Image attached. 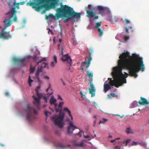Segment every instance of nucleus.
Instances as JSON below:
<instances>
[{
    "mask_svg": "<svg viewBox=\"0 0 149 149\" xmlns=\"http://www.w3.org/2000/svg\"><path fill=\"white\" fill-rule=\"evenodd\" d=\"M123 52L119 56L118 66L113 68L112 74L114 80H111L109 82L111 86H115L117 88L126 83V78L129 74L125 72V76L122 72L123 69L128 70L130 75L135 77H137V73L139 71L145 70V66L142 58L136 54H132L131 56L128 51L124 50Z\"/></svg>",
    "mask_w": 149,
    "mask_h": 149,
    "instance_id": "f257e3e1",
    "label": "nucleus"
},
{
    "mask_svg": "<svg viewBox=\"0 0 149 149\" xmlns=\"http://www.w3.org/2000/svg\"><path fill=\"white\" fill-rule=\"evenodd\" d=\"M56 16L57 19L62 17L68 18L74 17V11L73 9L66 5H61V7L56 9Z\"/></svg>",
    "mask_w": 149,
    "mask_h": 149,
    "instance_id": "f03ea898",
    "label": "nucleus"
},
{
    "mask_svg": "<svg viewBox=\"0 0 149 149\" xmlns=\"http://www.w3.org/2000/svg\"><path fill=\"white\" fill-rule=\"evenodd\" d=\"M63 104V102H60L58 105V108L56 109L57 112H59V115L54 114L52 118V120L53 121L54 123L61 128L63 127V124L62 121L65 116L64 113L62 111Z\"/></svg>",
    "mask_w": 149,
    "mask_h": 149,
    "instance_id": "7ed1b4c3",
    "label": "nucleus"
},
{
    "mask_svg": "<svg viewBox=\"0 0 149 149\" xmlns=\"http://www.w3.org/2000/svg\"><path fill=\"white\" fill-rule=\"evenodd\" d=\"M49 91V92L47 93L46 96H44V94L39 93L38 92V93H36L37 94V96L39 98H37L35 95L33 96V97L34 99L33 103L36 106L37 109H40V99L42 97V98L45 100V102L47 103V97L49 98L50 95L53 93V91L51 88L50 86L46 89L47 92H48Z\"/></svg>",
    "mask_w": 149,
    "mask_h": 149,
    "instance_id": "20e7f679",
    "label": "nucleus"
},
{
    "mask_svg": "<svg viewBox=\"0 0 149 149\" xmlns=\"http://www.w3.org/2000/svg\"><path fill=\"white\" fill-rule=\"evenodd\" d=\"M59 0H37L36 1L39 2L38 4H37V6H34L33 8H36L37 11L39 12L41 9L45 7V3L49 1L52 2L50 4V6L52 8L55 9L56 8V6L59 5Z\"/></svg>",
    "mask_w": 149,
    "mask_h": 149,
    "instance_id": "39448f33",
    "label": "nucleus"
},
{
    "mask_svg": "<svg viewBox=\"0 0 149 149\" xmlns=\"http://www.w3.org/2000/svg\"><path fill=\"white\" fill-rule=\"evenodd\" d=\"M24 111L26 113V117L27 120L29 122L35 119L36 118L33 114L32 112L35 114H37V112L35 108L29 104H26L24 109Z\"/></svg>",
    "mask_w": 149,
    "mask_h": 149,
    "instance_id": "423d86ee",
    "label": "nucleus"
},
{
    "mask_svg": "<svg viewBox=\"0 0 149 149\" xmlns=\"http://www.w3.org/2000/svg\"><path fill=\"white\" fill-rule=\"evenodd\" d=\"M3 22L5 24V26L4 28L2 29L0 34V38H3L5 39L8 40L12 38V36L9 34L10 32L9 31L7 33L5 31L8 27L11 25L12 24L11 20L10 19H5Z\"/></svg>",
    "mask_w": 149,
    "mask_h": 149,
    "instance_id": "0eeeda50",
    "label": "nucleus"
},
{
    "mask_svg": "<svg viewBox=\"0 0 149 149\" xmlns=\"http://www.w3.org/2000/svg\"><path fill=\"white\" fill-rule=\"evenodd\" d=\"M60 45H58V48L59 50H61V54L62 56V57L61 58V60L64 62H67V63L70 66H71L72 59L70 57L68 54L64 55L63 54V48L62 47L61 48L60 47Z\"/></svg>",
    "mask_w": 149,
    "mask_h": 149,
    "instance_id": "6e6552de",
    "label": "nucleus"
},
{
    "mask_svg": "<svg viewBox=\"0 0 149 149\" xmlns=\"http://www.w3.org/2000/svg\"><path fill=\"white\" fill-rule=\"evenodd\" d=\"M31 57L30 56H28L22 58H13V60L16 63H21L22 65L23 66L25 65L24 62L28 61L30 59Z\"/></svg>",
    "mask_w": 149,
    "mask_h": 149,
    "instance_id": "1a4fd4ad",
    "label": "nucleus"
},
{
    "mask_svg": "<svg viewBox=\"0 0 149 149\" xmlns=\"http://www.w3.org/2000/svg\"><path fill=\"white\" fill-rule=\"evenodd\" d=\"M101 23L100 22L96 23L95 26V28L97 29L98 32L99 33V36L100 37L102 36L103 31L104 30V28L103 27H101L100 28H99V27L101 26Z\"/></svg>",
    "mask_w": 149,
    "mask_h": 149,
    "instance_id": "9d476101",
    "label": "nucleus"
},
{
    "mask_svg": "<svg viewBox=\"0 0 149 149\" xmlns=\"http://www.w3.org/2000/svg\"><path fill=\"white\" fill-rule=\"evenodd\" d=\"M11 6L13 13L12 14V15L9 19H12L13 21L15 22H16L17 21V17L16 14V13L17 12V11L15 10V7H13V5H12Z\"/></svg>",
    "mask_w": 149,
    "mask_h": 149,
    "instance_id": "9b49d317",
    "label": "nucleus"
},
{
    "mask_svg": "<svg viewBox=\"0 0 149 149\" xmlns=\"http://www.w3.org/2000/svg\"><path fill=\"white\" fill-rule=\"evenodd\" d=\"M88 90H89V94H91V97H93L95 96L96 90L92 83H91L90 88H89Z\"/></svg>",
    "mask_w": 149,
    "mask_h": 149,
    "instance_id": "f8f14e48",
    "label": "nucleus"
},
{
    "mask_svg": "<svg viewBox=\"0 0 149 149\" xmlns=\"http://www.w3.org/2000/svg\"><path fill=\"white\" fill-rule=\"evenodd\" d=\"M96 10L98 11L99 12V14L102 15H103L106 10V8L102 6H98L96 8Z\"/></svg>",
    "mask_w": 149,
    "mask_h": 149,
    "instance_id": "ddd939ff",
    "label": "nucleus"
},
{
    "mask_svg": "<svg viewBox=\"0 0 149 149\" xmlns=\"http://www.w3.org/2000/svg\"><path fill=\"white\" fill-rule=\"evenodd\" d=\"M92 59L91 57H89L87 61H84L82 63V66L85 67L86 69H88L90 65Z\"/></svg>",
    "mask_w": 149,
    "mask_h": 149,
    "instance_id": "4468645a",
    "label": "nucleus"
},
{
    "mask_svg": "<svg viewBox=\"0 0 149 149\" xmlns=\"http://www.w3.org/2000/svg\"><path fill=\"white\" fill-rule=\"evenodd\" d=\"M74 129V126L73 125L72 123L70 122L69 126L67 129V131L68 134H70L72 133Z\"/></svg>",
    "mask_w": 149,
    "mask_h": 149,
    "instance_id": "2eb2a0df",
    "label": "nucleus"
},
{
    "mask_svg": "<svg viewBox=\"0 0 149 149\" xmlns=\"http://www.w3.org/2000/svg\"><path fill=\"white\" fill-rule=\"evenodd\" d=\"M42 71V68H38L37 70L35 76V78H36L38 81L39 84L40 83V80L39 77V73Z\"/></svg>",
    "mask_w": 149,
    "mask_h": 149,
    "instance_id": "dca6fc26",
    "label": "nucleus"
},
{
    "mask_svg": "<svg viewBox=\"0 0 149 149\" xmlns=\"http://www.w3.org/2000/svg\"><path fill=\"white\" fill-rule=\"evenodd\" d=\"M107 81H106L104 85L103 91L105 92H107L109 90L111 89V87L110 85L108 84Z\"/></svg>",
    "mask_w": 149,
    "mask_h": 149,
    "instance_id": "f3484780",
    "label": "nucleus"
},
{
    "mask_svg": "<svg viewBox=\"0 0 149 149\" xmlns=\"http://www.w3.org/2000/svg\"><path fill=\"white\" fill-rule=\"evenodd\" d=\"M141 101L139 100L138 102V103L139 104L142 105L149 104V102L147 100L146 98L142 97H141Z\"/></svg>",
    "mask_w": 149,
    "mask_h": 149,
    "instance_id": "a211bd4d",
    "label": "nucleus"
},
{
    "mask_svg": "<svg viewBox=\"0 0 149 149\" xmlns=\"http://www.w3.org/2000/svg\"><path fill=\"white\" fill-rule=\"evenodd\" d=\"M86 11V16L89 18L93 17L95 15V13L92 11L87 10Z\"/></svg>",
    "mask_w": 149,
    "mask_h": 149,
    "instance_id": "6ab92c4d",
    "label": "nucleus"
},
{
    "mask_svg": "<svg viewBox=\"0 0 149 149\" xmlns=\"http://www.w3.org/2000/svg\"><path fill=\"white\" fill-rule=\"evenodd\" d=\"M81 13L75 12V22H77L80 20Z\"/></svg>",
    "mask_w": 149,
    "mask_h": 149,
    "instance_id": "aec40b11",
    "label": "nucleus"
},
{
    "mask_svg": "<svg viewBox=\"0 0 149 149\" xmlns=\"http://www.w3.org/2000/svg\"><path fill=\"white\" fill-rule=\"evenodd\" d=\"M53 58L54 59V61H52L51 62V64H50V66L53 68L55 66V65L57 63V57L55 55L54 56Z\"/></svg>",
    "mask_w": 149,
    "mask_h": 149,
    "instance_id": "412c9836",
    "label": "nucleus"
},
{
    "mask_svg": "<svg viewBox=\"0 0 149 149\" xmlns=\"http://www.w3.org/2000/svg\"><path fill=\"white\" fill-rule=\"evenodd\" d=\"M33 1V0H32ZM34 2H31L30 3H29V4L30 6H32V8L33 9H35V10L36 11V8H33V7L34 6H38L37 5V4H38L39 3L38 2H37L36 1H33Z\"/></svg>",
    "mask_w": 149,
    "mask_h": 149,
    "instance_id": "4be33fe9",
    "label": "nucleus"
},
{
    "mask_svg": "<svg viewBox=\"0 0 149 149\" xmlns=\"http://www.w3.org/2000/svg\"><path fill=\"white\" fill-rule=\"evenodd\" d=\"M56 101V99L54 98V96H52L51 97L50 100V103L51 104H54L55 105V103Z\"/></svg>",
    "mask_w": 149,
    "mask_h": 149,
    "instance_id": "5701e85b",
    "label": "nucleus"
},
{
    "mask_svg": "<svg viewBox=\"0 0 149 149\" xmlns=\"http://www.w3.org/2000/svg\"><path fill=\"white\" fill-rule=\"evenodd\" d=\"M51 17L52 18H55V19L56 18H57L56 16H54L53 15L51 14H50L48 15H47L46 16L45 19H49Z\"/></svg>",
    "mask_w": 149,
    "mask_h": 149,
    "instance_id": "b1692460",
    "label": "nucleus"
},
{
    "mask_svg": "<svg viewBox=\"0 0 149 149\" xmlns=\"http://www.w3.org/2000/svg\"><path fill=\"white\" fill-rule=\"evenodd\" d=\"M64 111L65 112H66L68 113L69 114L71 118V119H72V117L71 113L70 111L67 108H65L64 109Z\"/></svg>",
    "mask_w": 149,
    "mask_h": 149,
    "instance_id": "393cba45",
    "label": "nucleus"
},
{
    "mask_svg": "<svg viewBox=\"0 0 149 149\" xmlns=\"http://www.w3.org/2000/svg\"><path fill=\"white\" fill-rule=\"evenodd\" d=\"M138 144H140V145H141V144H142V145H145V143H140L139 142H135L134 141H133L132 142V143H131V145L132 146H136L138 145Z\"/></svg>",
    "mask_w": 149,
    "mask_h": 149,
    "instance_id": "a878e982",
    "label": "nucleus"
},
{
    "mask_svg": "<svg viewBox=\"0 0 149 149\" xmlns=\"http://www.w3.org/2000/svg\"><path fill=\"white\" fill-rule=\"evenodd\" d=\"M88 76L91 81L92 80L93 77V73L92 72H89L88 73Z\"/></svg>",
    "mask_w": 149,
    "mask_h": 149,
    "instance_id": "bb28decb",
    "label": "nucleus"
},
{
    "mask_svg": "<svg viewBox=\"0 0 149 149\" xmlns=\"http://www.w3.org/2000/svg\"><path fill=\"white\" fill-rule=\"evenodd\" d=\"M84 144V143L83 142H81L79 143H75V146H78L80 147H83Z\"/></svg>",
    "mask_w": 149,
    "mask_h": 149,
    "instance_id": "cd10ccee",
    "label": "nucleus"
},
{
    "mask_svg": "<svg viewBox=\"0 0 149 149\" xmlns=\"http://www.w3.org/2000/svg\"><path fill=\"white\" fill-rule=\"evenodd\" d=\"M108 120L106 118H103L102 120L100 121L99 124L101 123H104L105 122H107Z\"/></svg>",
    "mask_w": 149,
    "mask_h": 149,
    "instance_id": "c85d7f7f",
    "label": "nucleus"
},
{
    "mask_svg": "<svg viewBox=\"0 0 149 149\" xmlns=\"http://www.w3.org/2000/svg\"><path fill=\"white\" fill-rule=\"evenodd\" d=\"M126 132L127 134L133 133L132 130L130 128H127L126 130Z\"/></svg>",
    "mask_w": 149,
    "mask_h": 149,
    "instance_id": "c756f323",
    "label": "nucleus"
},
{
    "mask_svg": "<svg viewBox=\"0 0 149 149\" xmlns=\"http://www.w3.org/2000/svg\"><path fill=\"white\" fill-rule=\"evenodd\" d=\"M120 138H117L114 140H111L110 141L111 143H113L114 142H115V143H118V141L117 140H120Z\"/></svg>",
    "mask_w": 149,
    "mask_h": 149,
    "instance_id": "7c9ffc66",
    "label": "nucleus"
},
{
    "mask_svg": "<svg viewBox=\"0 0 149 149\" xmlns=\"http://www.w3.org/2000/svg\"><path fill=\"white\" fill-rule=\"evenodd\" d=\"M32 57L33 59L36 61H37L38 60V57L35 55H34Z\"/></svg>",
    "mask_w": 149,
    "mask_h": 149,
    "instance_id": "2f4dec72",
    "label": "nucleus"
},
{
    "mask_svg": "<svg viewBox=\"0 0 149 149\" xmlns=\"http://www.w3.org/2000/svg\"><path fill=\"white\" fill-rule=\"evenodd\" d=\"M82 134H84V132L82 131H80L79 133H77L76 134H75V135L77 134L79 136V137H81L82 136Z\"/></svg>",
    "mask_w": 149,
    "mask_h": 149,
    "instance_id": "473e14b6",
    "label": "nucleus"
},
{
    "mask_svg": "<svg viewBox=\"0 0 149 149\" xmlns=\"http://www.w3.org/2000/svg\"><path fill=\"white\" fill-rule=\"evenodd\" d=\"M125 139H123L121 140L120 141H118V143L120 144V143H125Z\"/></svg>",
    "mask_w": 149,
    "mask_h": 149,
    "instance_id": "72a5a7b5",
    "label": "nucleus"
},
{
    "mask_svg": "<svg viewBox=\"0 0 149 149\" xmlns=\"http://www.w3.org/2000/svg\"><path fill=\"white\" fill-rule=\"evenodd\" d=\"M35 70V68L34 67H32L31 66L30 68V72L31 73L33 72Z\"/></svg>",
    "mask_w": 149,
    "mask_h": 149,
    "instance_id": "f704fd0d",
    "label": "nucleus"
},
{
    "mask_svg": "<svg viewBox=\"0 0 149 149\" xmlns=\"http://www.w3.org/2000/svg\"><path fill=\"white\" fill-rule=\"evenodd\" d=\"M48 65L47 63H46L45 62H43L42 64V67H47Z\"/></svg>",
    "mask_w": 149,
    "mask_h": 149,
    "instance_id": "c9c22d12",
    "label": "nucleus"
},
{
    "mask_svg": "<svg viewBox=\"0 0 149 149\" xmlns=\"http://www.w3.org/2000/svg\"><path fill=\"white\" fill-rule=\"evenodd\" d=\"M29 85L30 86H31V83L33 81L31 79L30 76H29Z\"/></svg>",
    "mask_w": 149,
    "mask_h": 149,
    "instance_id": "e433bc0d",
    "label": "nucleus"
},
{
    "mask_svg": "<svg viewBox=\"0 0 149 149\" xmlns=\"http://www.w3.org/2000/svg\"><path fill=\"white\" fill-rule=\"evenodd\" d=\"M40 86H38L37 88H36V93H38L39 92V91L40 90Z\"/></svg>",
    "mask_w": 149,
    "mask_h": 149,
    "instance_id": "4c0bfd02",
    "label": "nucleus"
},
{
    "mask_svg": "<svg viewBox=\"0 0 149 149\" xmlns=\"http://www.w3.org/2000/svg\"><path fill=\"white\" fill-rule=\"evenodd\" d=\"M129 36H125L124 37V40L125 42H127L129 39Z\"/></svg>",
    "mask_w": 149,
    "mask_h": 149,
    "instance_id": "58836bf2",
    "label": "nucleus"
},
{
    "mask_svg": "<svg viewBox=\"0 0 149 149\" xmlns=\"http://www.w3.org/2000/svg\"><path fill=\"white\" fill-rule=\"evenodd\" d=\"M19 3H14V4L15 6L18 9L19 8Z\"/></svg>",
    "mask_w": 149,
    "mask_h": 149,
    "instance_id": "ea45409f",
    "label": "nucleus"
},
{
    "mask_svg": "<svg viewBox=\"0 0 149 149\" xmlns=\"http://www.w3.org/2000/svg\"><path fill=\"white\" fill-rule=\"evenodd\" d=\"M80 94L81 95V97L82 98L84 99L85 98V97H86L85 95L83 94V93L82 91H80Z\"/></svg>",
    "mask_w": 149,
    "mask_h": 149,
    "instance_id": "a19ab883",
    "label": "nucleus"
},
{
    "mask_svg": "<svg viewBox=\"0 0 149 149\" xmlns=\"http://www.w3.org/2000/svg\"><path fill=\"white\" fill-rule=\"evenodd\" d=\"M131 141V140L128 139L125 141V146H127V144Z\"/></svg>",
    "mask_w": 149,
    "mask_h": 149,
    "instance_id": "79ce46f5",
    "label": "nucleus"
},
{
    "mask_svg": "<svg viewBox=\"0 0 149 149\" xmlns=\"http://www.w3.org/2000/svg\"><path fill=\"white\" fill-rule=\"evenodd\" d=\"M45 114L46 115V116H47L49 115H50L51 114L48 111H45Z\"/></svg>",
    "mask_w": 149,
    "mask_h": 149,
    "instance_id": "37998d69",
    "label": "nucleus"
},
{
    "mask_svg": "<svg viewBox=\"0 0 149 149\" xmlns=\"http://www.w3.org/2000/svg\"><path fill=\"white\" fill-rule=\"evenodd\" d=\"M84 136L85 138L89 139L88 140H90L91 139V138H90L89 136L88 135H84Z\"/></svg>",
    "mask_w": 149,
    "mask_h": 149,
    "instance_id": "c03bdc74",
    "label": "nucleus"
},
{
    "mask_svg": "<svg viewBox=\"0 0 149 149\" xmlns=\"http://www.w3.org/2000/svg\"><path fill=\"white\" fill-rule=\"evenodd\" d=\"M47 60V58H44L42 59L40 61L38 62V63L40 62H42L43 61H45Z\"/></svg>",
    "mask_w": 149,
    "mask_h": 149,
    "instance_id": "a18cd8bd",
    "label": "nucleus"
},
{
    "mask_svg": "<svg viewBox=\"0 0 149 149\" xmlns=\"http://www.w3.org/2000/svg\"><path fill=\"white\" fill-rule=\"evenodd\" d=\"M125 23L127 24H128L130 23V21L127 19H126L125 20Z\"/></svg>",
    "mask_w": 149,
    "mask_h": 149,
    "instance_id": "49530a36",
    "label": "nucleus"
},
{
    "mask_svg": "<svg viewBox=\"0 0 149 149\" xmlns=\"http://www.w3.org/2000/svg\"><path fill=\"white\" fill-rule=\"evenodd\" d=\"M59 147L61 148H65V147L62 144H60L59 145Z\"/></svg>",
    "mask_w": 149,
    "mask_h": 149,
    "instance_id": "de8ad7c7",
    "label": "nucleus"
},
{
    "mask_svg": "<svg viewBox=\"0 0 149 149\" xmlns=\"http://www.w3.org/2000/svg\"><path fill=\"white\" fill-rule=\"evenodd\" d=\"M111 96H112L113 97H114L117 96V95H116L114 93H111Z\"/></svg>",
    "mask_w": 149,
    "mask_h": 149,
    "instance_id": "09e8293b",
    "label": "nucleus"
},
{
    "mask_svg": "<svg viewBox=\"0 0 149 149\" xmlns=\"http://www.w3.org/2000/svg\"><path fill=\"white\" fill-rule=\"evenodd\" d=\"M67 19H65L64 20V22H68V20L69 19H70V18H66Z\"/></svg>",
    "mask_w": 149,
    "mask_h": 149,
    "instance_id": "8fccbe9b",
    "label": "nucleus"
},
{
    "mask_svg": "<svg viewBox=\"0 0 149 149\" xmlns=\"http://www.w3.org/2000/svg\"><path fill=\"white\" fill-rule=\"evenodd\" d=\"M114 149H120L119 146H116L114 148Z\"/></svg>",
    "mask_w": 149,
    "mask_h": 149,
    "instance_id": "3c124183",
    "label": "nucleus"
},
{
    "mask_svg": "<svg viewBox=\"0 0 149 149\" xmlns=\"http://www.w3.org/2000/svg\"><path fill=\"white\" fill-rule=\"evenodd\" d=\"M58 99H60V100H63L62 98L61 97V96L60 95L58 96Z\"/></svg>",
    "mask_w": 149,
    "mask_h": 149,
    "instance_id": "603ef678",
    "label": "nucleus"
},
{
    "mask_svg": "<svg viewBox=\"0 0 149 149\" xmlns=\"http://www.w3.org/2000/svg\"><path fill=\"white\" fill-rule=\"evenodd\" d=\"M126 32L127 33H129L128 29L127 28H125Z\"/></svg>",
    "mask_w": 149,
    "mask_h": 149,
    "instance_id": "864d4df0",
    "label": "nucleus"
},
{
    "mask_svg": "<svg viewBox=\"0 0 149 149\" xmlns=\"http://www.w3.org/2000/svg\"><path fill=\"white\" fill-rule=\"evenodd\" d=\"M25 3L24 1L20 2L19 3L21 5H23Z\"/></svg>",
    "mask_w": 149,
    "mask_h": 149,
    "instance_id": "5fc2aeb1",
    "label": "nucleus"
},
{
    "mask_svg": "<svg viewBox=\"0 0 149 149\" xmlns=\"http://www.w3.org/2000/svg\"><path fill=\"white\" fill-rule=\"evenodd\" d=\"M98 16H95V17H94V19H98Z\"/></svg>",
    "mask_w": 149,
    "mask_h": 149,
    "instance_id": "6e6d98bb",
    "label": "nucleus"
},
{
    "mask_svg": "<svg viewBox=\"0 0 149 149\" xmlns=\"http://www.w3.org/2000/svg\"><path fill=\"white\" fill-rule=\"evenodd\" d=\"M45 78L46 79H49V77L47 76H45Z\"/></svg>",
    "mask_w": 149,
    "mask_h": 149,
    "instance_id": "4d7b16f0",
    "label": "nucleus"
},
{
    "mask_svg": "<svg viewBox=\"0 0 149 149\" xmlns=\"http://www.w3.org/2000/svg\"><path fill=\"white\" fill-rule=\"evenodd\" d=\"M91 5L90 4H89L88 5V8H91Z\"/></svg>",
    "mask_w": 149,
    "mask_h": 149,
    "instance_id": "13d9d810",
    "label": "nucleus"
},
{
    "mask_svg": "<svg viewBox=\"0 0 149 149\" xmlns=\"http://www.w3.org/2000/svg\"><path fill=\"white\" fill-rule=\"evenodd\" d=\"M61 80L62 81V82H63V84L64 85H65V83H64V81H63L62 79H61Z\"/></svg>",
    "mask_w": 149,
    "mask_h": 149,
    "instance_id": "bf43d9fd",
    "label": "nucleus"
},
{
    "mask_svg": "<svg viewBox=\"0 0 149 149\" xmlns=\"http://www.w3.org/2000/svg\"><path fill=\"white\" fill-rule=\"evenodd\" d=\"M62 40V39H59V41L60 42H61Z\"/></svg>",
    "mask_w": 149,
    "mask_h": 149,
    "instance_id": "052dcab7",
    "label": "nucleus"
},
{
    "mask_svg": "<svg viewBox=\"0 0 149 149\" xmlns=\"http://www.w3.org/2000/svg\"><path fill=\"white\" fill-rule=\"evenodd\" d=\"M94 104L95 106H96L97 105V104L95 102L94 103Z\"/></svg>",
    "mask_w": 149,
    "mask_h": 149,
    "instance_id": "680f3d73",
    "label": "nucleus"
},
{
    "mask_svg": "<svg viewBox=\"0 0 149 149\" xmlns=\"http://www.w3.org/2000/svg\"><path fill=\"white\" fill-rule=\"evenodd\" d=\"M10 3H11V2H8V4L9 6L10 5Z\"/></svg>",
    "mask_w": 149,
    "mask_h": 149,
    "instance_id": "e2e57ef3",
    "label": "nucleus"
},
{
    "mask_svg": "<svg viewBox=\"0 0 149 149\" xmlns=\"http://www.w3.org/2000/svg\"><path fill=\"white\" fill-rule=\"evenodd\" d=\"M112 138V136H109V138Z\"/></svg>",
    "mask_w": 149,
    "mask_h": 149,
    "instance_id": "0e129e2a",
    "label": "nucleus"
},
{
    "mask_svg": "<svg viewBox=\"0 0 149 149\" xmlns=\"http://www.w3.org/2000/svg\"><path fill=\"white\" fill-rule=\"evenodd\" d=\"M0 145L2 146H4V145L3 144H0Z\"/></svg>",
    "mask_w": 149,
    "mask_h": 149,
    "instance_id": "69168bd1",
    "label": "nucleus"
},
{
    "mask_svg": "<svg viewBox=\"0 0 149 149\" xmlns=\"http://www.w3.org/2000/svg\"><path fill=\"white\" fill-rule=\"evenodd\" d=\"M129 28L130 29H132V26H129Z\"/></svg>",
    "mask_w": 149,
    "mask_h": 149,
    "instance_id": "338daca9",
    "label": "nucleus"
},
{
    "mask_svg": "<svg viewBox=\"0 0 149 149\" xmlns=\"http://www.w3.org/2000/svg\"><path fill=\"white\" fill-rule=\"evenodd\" d=\"M9 95L8 93H6V95Z\"/></svg>",
    "mask_w": 149,
    "mask_h": 149,
    "instance_id": "774afa93",
    "label": "nucleus"
}]
</instances>
